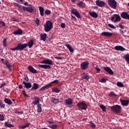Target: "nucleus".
Returning a JSON list of instances; mask_svg holds the SVG:
<instances>
[{"label":"nucleus","mask_w":129,"mask_h":129,"mask_svg":"<svg viewBox=\"0 0 129 129\" xmlns=\"http://www.w3.org/2000/svg\"><path fill=\"white\" fill-rule=\"evenodd\" d=\"M28 47L27 43L22 44V43H18L17 47L13 48H10L11 51H23L24 49H26Z\"/></svg>","instance_id":"1"},{"label":"nucleus","mask_w":129,"mask_h":129,"mask_svg":"<svg viewBox=\"0 0 129 129\" xmlns=\"http://www.w3.org/2000/svg\"><path fill=\"white\" fill-rule=\"evenodd\" d=\"M53 29V23L50 21H47L46 23L44 24V30L45 32H49Z\"/></svg>","instance_id":"2"},{"label":"nucleus","mask_w":129,"mask_h":129,"mask_svg":"<svg viewBox=\"0 0 129 129\" xmlns=\"http://www.w3.org/2000/svg\"><path fill=\"white\" fill-rule=\"evenodd\" d=\"M110 109L114 113H120L121 112V107L118 105L111 106Z\"/></svg>","instance_id":"3"},{"label":"nucleus","mask_w":129,"mask_h":129,"mask_svg":"<svg viewBox=\"0 0 129 129\" xmlns=\"http://www.w3.org/2000/svg\"><path fill=\"white\" fill-rule=\"evenodd\" d=\"M107 3L108 5H109V7L112 8V9H116L117 3L116 1H115V0H108Z\"/></svg>","instance_id":"4"},{"label":"nucleus","mask_w":129,"mask_h":129,"mask_svg":"<svg viewBox=\"0 0 129 129\" xmlns=\"http://www.w3.org/2000/svg\"><path fill=\"white\" fill-rule=\"evenodd\" d=\"M121 20L120 16L117 14H114L113 16L111 17V22H114V23H116V22H119Z\"/></svg>","instance_id":"5"},{"label":"nucleus","mask_w":129,"mask_h":129,"mask_svg":"<svg viewBox=\"0 0 129 129\" xmlns=\"http://www.w3.org/2000/svg\"><path fill=\"white\" fill-rule=\"evenodd\" d=\"M79 108L83 109L84 110H86L87 109V104L84 102H79L77 104Z\"/></svg>","instance_id":"6"},{"label":"nucleus","mask_w":129,"mask_h":129,"mask_svg":"<svg viewBox=\"0 0 129 129\" xmlns=\"http://www.w3.org/2000/svg\"><path fill=\"white\" fill-rule=\"evenodd\" d=\"M22 9L24 11V12H28V13H32L33 12H34V9H33V7H26L25 6H22Z\"/></svg>","instance_id":"7"},{"label":"nucleus","mask_w":129,"mask_h":129,"mask_svg":"<svg viewBox=\"0 0 129 129\" xmlns=\"http://www.w3.org/2000/svg\"><path fill=\"white\" fill-rule=\"evenodd\" d=\"M96 5L97 7H100V8H103L105 6V2L100 0H97L96 1Z\"/></svg>","instance_id":"8"},{"label":"nucleus","mask_w":129,"mask_h":129,"mask_svg":"<svg viewBox=\"0 0 129 129\" xmlns=\"http://www.w3.org/2000/svg\"><path fill=\"white\" fill-rule=\"evenodd\" d=\"M112 35H113V34L109 32H103L102 33H101V36H105V37H107V38L111 37Z\"/></svg>","instance_id":"9"},{"label":"nucleus","mask_w":129,"mask_h":129,"mask_svg":"<svg viewBox=\"0 0 129 129\" xmlns=\"http://www.w3.org/2000/svg\"><path fill=\"white\" fill-rule=\"evenodd\" d=\"M41 63L42 64H48V65H52V64L53 63V61L47 58L46 59L43 60L41 61Z\"/></svg>","instance_id":"10"},{"label":"nucleus","mask_w":129,"mask_h":129,"mask_svg":"<svg viewBox=\"0 0 129 129\" xmlns=\"http://www.w3.org/2000/svg\"><path fill=\"white\" fill-rule=\"evenodd\" d=\"M121 18L125 20H129V15L126 12H122L121 14Z\"/></svg>","instance_id":"11"},{"label":"nucleus","mask_w":129,"mask_h":129,"mask_svg":"<svg viewBox=\"0 0 129 129\" xmlns=\"http://www.w3.org/2000/svg\"><path fill=\"white\" fill-rule=\"evenodd\" d=\"M104 70H105L106 72H107V73H108L109 75H113V71H112V70L110 69V68L104 67Z\"/></svg>","instance_id":"12"},{"label":"nucleus","mask_w":129,"mask_h":129,"mask_svg":"<svg viewBox=\"0 0 129 129\" xmlns=\"http://www.w3.org/2000/svg\"><path fill=\"white\" fill-rule=\"evenodd\" d=\"M28 69L32 73H33L34 74L36 73H38V71L36 70V69H34L32 66H29L28 67Z\"/></svg>","instance_id":"13"},{"label":"nucleus","mask_w":129,"mask_h":129,"mask_svg":"<svg viewBox=\"0 0 129 129\" xmlns=\"http://www.w3.org/2000/svg\"><path fill=\"white\" fill-rule=\"evenodd\" d=\"M51 85H52L51 84H48L41 88V89L39 90V91H44V90H46V89H48V88H50Z\"/></svg>","instance_id":"14"},{"label":"nucleus","mask_w":129,"mask_h":129,"mask_svg":"<svg viewBox=\"0 0 129 129\" xmlns=\"http://www.w3.org/2000/svg\"><path fill=\"white\" fill-rule=\"evenodd\" d=\"M47 122L48 123V126L50 127V128H52V129L57 128V125L52 124V123H53V122L51 121H47Z\"/></svg>","instance_id":"15"},{"label":"nucleus","mask_w":129,"mask_h":129,"mask_svg":"<svg viewBox=\"0 0 129 129\" xmlns=\"http://www.w3.org/2000/svg\"><path fill=\"white\" fill-rule=\"evenodd\" d=\"M114 49L116 51H124L125 50V48L120 45L115 46Z\"/></svg>","instance_id":"16"},{"label":"nucleus","mask_w":129,"mask_h":129,"mask_svg":"<svg viewBox=\"0 0 129 129\" xmlns=\"http://www.w3.org/2000/svg\"><path fill=\"white\" fill-rule=\"evenodd\" d=\"M120 103L121 105H123L124 106H127L128 105L129 101L126 100H120Z\"/></svg>","instance_id":"17"},{"label":"nucleus","mask_w":129,"mask_h":129,"mask_svg":"<svg viewBox=\"0 0 129 129\" xmlns=\"http://www.w3.org/2000/svg\"><path fill=\"white\" fill-rule=\"evenodd\" d=\"M65 103L68 105H71L73 104V101H72V99L69 98L66 100H65Z\"/></svg>","instance_id":"18"},{"label":"nucleus","mask_w":129,"mask_h":129,"mask_svg":"<svg viewBox=\"0 0 129 129\" xmlns=\"http://www.w3.org/2000/svg\"><path fill=\"white\" fill-rule=\"evenodd\" d=\"M40 40L41 41H46V39L47 38V34L46 33H41L40 34Z\"/></svg>","instance_id":"19"},{"label":"nucleus","mask_w":129,"mask_h":129,"mask_svg":"<svg viewBox=\"0 0 129 129\" xmlns=\"http://www.w3.org/2000/svg\"><path fill=\"white\" fill-rule=\"evenodd\" d=\"M39 88V85L36 83L33 84V86L31 89V91H34V90H37Z\"/></svg>","instance_id":"20"},{"label":"nucleus","mask_w":129,"mask_h":129,"mask_svg":"<svg viewBox=\"0 0 129 129\" xmlns=\"http://www.w3.org/2000/svg\"><path fill=\"white\" fill-rule=\"evenodd\" d=\"M34 99H35V101H33L32 102V103L34 104V105H36V104H40V103H39L40 102V99L39 98V97L35 96Z\"/></svg>","instance_id":"21"},{"label":"nucleus","mask_w":129,"mask_h":129,"mask_svg":"<svg viewBox=\"0 0 129 129\" xmlns=\"http://www.w3.org/2000/svg\"><path fill=\"white\" fill-rule=\"evenodd\" d=\"M23 84L24 85V86L25 88H31L32 87V84L30 83H27L25 81L23 82Z\"/></svg>","instance_id":"22"},{"label":"nucleus","mask_w":129,"mask_h":129,"mask_svg":"<svg viewBox=\"0 0 129 129\" xmlns=\"http://www.w3.org/2000/svg\"><path fill=\"white\" fill-rule=\"evenodd\" d=\"M14 35H22L23 34V30L21 29H19L18 30L15 31L13 33Z\"/></svg>","instance_id":"23"},{"label":"nucleus","mask_w":129,"mask_h":129,"mask_svg":"<svg viewBox=\"0 0 129 129\" xmlns=\"http://www.w3.org/2000/svg\"><path fill=\"white\" fill-rule=\"evenodd\" d=\"M51 102H52V103H54V104H58V103H59V102H60V99H55V98L52 97L51 99Z\"/></svg>","instance_id":"24"},{"label":"nucleus","mask_w":129,"mask_h":129,"mask_svg":"<svg viewBox=\"0 0 129 129\" xmlns=\"http://www.w3.org/2000/svg\"><path fill=\"white\" fill-rule=\"evenodd\" d=\"M39 69L42 68L43 69H50L51 68V66L50 65H39Z\"/></svg>","instance_id":"25"},{"label":"nucleus","mask_w":129,"mask_h":129,"mask_svg":"<svg viewBox=\"0 0 129 129\" xmlns=\"http://www.w3.org/2000/svg\"><path fill=\"white\" fill-rule=\"evenodd\" d=\"M77 6H78L80 8H85V3H83L82 1H79V3L77 4Z\"/></svg>","instance_id":"26"},{"label":"nucleus","mask_w":129,"mask_h":129,"mask_svg":"<svg viewBox=\"0 0 129 129\" xmlns=\"http://www.w3.org/2000/svg\"><path fill=\"white\" fill-rule=\"evenodd\" d=\"M27 45L28 46L29 48H32L34 45V40L33 39H31L28 42Z\"/></svg>","instance_id":"27"},{"label":"nucleus","mask_w":129,"mask_h":129,"mask_svg":"<svg viewBox=\"0 0 129 129\" xmlns=\"http://www.w3.org/2000/svg\"><path fill=\"white\" fill-rule=\"evenodd\" d=\"M4 102L7 103V104H9V105H12V104H13V102H12V100L8 98L4 99Z\"/></svg>","instance_id":"28"},{"label":"nucleus","mask_w":129,"mask_h":129,"mask_svg":"<svg viewBox=\"0 0 129 129\" xmlns=\"http://www.w3.org/2000/svg\"><path fill=\"white\" fill-rule=\"evenodd\" d=\"M38 8L39 10L40 15L41 17H43V16H44V8H43L41 6H40Z\"/></svg>","instance_id":"29"},{"label":"nucleus","mask_w":129,"mask_h":129,"mask_svg":"<svg viewBox=\"0 0 129 129\" xmlns=\"http://www.w3.org/2000/svg\"><path fill=\"white\" fill-rule=\"evenodd\" d=\"M89 14L91 17H92V18H97L98 17V15L95 12H89Z\"/></svg>","instance_id":"30"},{"label":"nucleus","mask_w":129,"mask_h":129,"mask_svg":"<svg viewBox=\"0 0 129 129\" xmlns=\"http://www.w3.org/2000/svg\"><path fill=\"white\" fill-rule=\"evenodd\" d=\"M65 46L69 49L70 52L71 53H73V52H74V49H73L72 47L70 46L69 44H66Z\"/></svg>","instance_id":"31"},{"label":"nucleus","mask_w":129,"mask_h":129,"mask_svg":"<svg viewBox=\"0 0 129 129\" xmlns=\"http://www.w3.org/2000/svg\"><path fill=\"white\" fill-rule=\"evenodd\" d=\"M1 62L4 64V65H11L10 63L9 62V61L7 59H5L4 58H2L1 59Z\"/></svg>","instance_id":"32"},{"label":"nucleus","mask_w":129,"mask_h":129,"mask_svg":"<svg viewBox=\"0 0 129 129\" xmlns=\"http://www.w3.org/2000/svg\"><path fill=\"white\" fill-rule=\"evenodd\" d=\"M89 75H88V74H85L82 77V80H89L90 79Z\"/></svg>","instance_id":"33"},{"label":"nucleus","mask_w":129,"mask_h":129,"mask_svg":"<svg viewBox=\"0 0 129 129\" xmlns=\"http://www.w3.org/2000/svg\"><path fill=\"white\" fill-rule=\"evenodd\" d=\"M37 112H42V104H37Z\"/></svg>","instance_id":"34"},{"label":"nucleus","mask_w":129,"mask_h":129,"mask_svg":"<svg viewBox=\"0 0 129 129\" xmlns=\"http://www.w3.org/2000/svg\"><path fill=\"white\" fill-rule=\"evenodd\" d=\"M30 123L28 122L26 124H25V125H20L19 126V128H26V127H28V126H29Z\"/></svg>","instance_id":"35"},{"label":"nucleus","mask_w":129,"mask_h":129,"mask_svg":"<svg viewBox=\"0 0 129 129\" xmlns=\"http://www.w3.org/2000/svg\"><path fill=\"white\" fill-rule=\"evenodd\" d=\"M123 59H125L126 62L127 64H129V54H126L123 56Z\"/></svg>","instance_id":"36"},{"label":"nucleus","mask_w":129,"mask_h":129,"mask_svg":"<svg viewBox=\"0 0 129 129\" xmlns=\"http://www.w3.org/2000/svg\"><path fill=\"white\" fill-rule=\"evenodd\" d=\"M52 92H55L56 93H59L60 91H61V90L58 89V88H54L53 89H52Z\"/></svg>","instance_id":"37"},{"label":"nucleus","mask_w":129,"mask_h":129,"mask_svg":"<svg viewBox=\"0 0 129 129\" xmlns=\"http://www.w3.org/2000/svg\"><path fill=\"white\" fill-rule=\"evenodd\" d=\"M44 14L46 16H50V14H51V11L49 10H46L44 11Z\"/></svg>","instance_id":"38"},{"label":"nucleus","mask_w":129,"mask_h":129,"mask_svg":"<svg viewBox=\"0 0 129 129\" xmlns=\"http://www.w3.org/2000/svg\"><path fill=\"white\" fill-rule=\"evenodd\" d=\"M5 126H8V127H14V125L11 124L10 123H8V122H5Z\"/></svg>","instance_id":"39"},{"label":"nucleus","mask_w":129,"mask_h":129,"mask_svg":"<svg viewBox=\"0 0 129 129\" xmlns=\"http://www.w3.org/2000/svg\"><path fill=\"white\" fill-rule=\"evenodd\" d=\"M7 38H4L3 40V44L4 47H7V46H8V44H7Z\"/></svg>","instance_id":"40"},{"label":"nucleus","mask_w":129,"mask_h":129,"mask_svg":"<svg viewBox=\"0 0 129 129\" xmlns=\"http://www.w3.org/2000/svg\"><path fill=\"white\" fill-rule=\"evenodd\" d=\"M100 108L103 111L105 112L106 111V107L104 105H101L100 106Z\"/></svg>","instance_id":"41"},{"label":"nucleus","mask_w":129,"mask_h":129,"mask_svg":"<svg viewBox=\"0 0 129 129\" xmlns=\"http://www.w3.org/2000/svg\"><path fill=\"white\" fill-rule=\"evenodd\" d=\"M3 27H6V23L3 21H0V28H3Z\"/></svg>","instance_id":"42"},{"label":"nucleus","mask_w":129,"mask_h":129,"mask_svg":"<svg viewBox=\"0 0 129 129\" xmlns=\"http://www.w3.org/2000/svg\"><path fill=\"white\" fill-rule=\"evenodd\" d=\"M116 85L118 86V87H123V86H124L120 82H117Z\"/></svg>","instance_id":"43"},{"label":"nucleus","mask_w":129,"mask_h":129,"mask_svg":"<svg viewBox=\"0 0 129 129\" xmlns=\"http://www.w3.org/2000/svg\"><path fill=\"white\" fill-rule=\"evenodd\" d=\"M75 16L78 18V19H80L81 18V15H80V14H79V12H77L75 14Z\"/></svg>","instance_id":"44"},{"label":"nucleus","mask_w":129,"mask_h":129,"mask_svg":"<svg viewBox=\"0 0 129 129\" xmlns=\"http://www.w3.org/2000/svg\"><path fill=\"white\" fill-rule=\"evenodd\" d=\"M35 22V24H36L37 26H39V25H40V20H39V18H36Z\"/></svg>","instance_id":"45"},{"label":"nucleus","mask_w":129,"mask_h":129,"mask_svg":"<svg viewBox=\"0 0 129 129\" xmlns=\"http://www.w3.org/2000/svg\"><path fill=\"white\" fill-rule=\"evenodd\" d=\"M87 67H88V66H87V65H81V68L83 70H85V69H86V68H87Z\"/></svg>","instance_id":"46"},{"label":"nucleus","mask_w":129,"mask_h":129,"mask_svg":"<svg viewBox=\"0 0 129 129\" xmlns=\"http://www.w3.org/2000/svg\"><path fill=\"white\" fill-rule=\"evenodd\" d=\"M108 26L111 29H116V27H115V26H114L113 25H112L111 24H108Z\"/></svg>","instance_id":"47"},{"label":"nucleus","mask_w":129,"mask_h":129,"mask_svg":"<svg viewBox=\"0 0 129 129\" xmlns=\"http://www.w3.org/2000/svg\"><path fill=\"white\" fill-rule=\"evenodd\" d=\"M6 105L3 103V101H1V103H0V107L1 108H5Z\"/></svg>","instance_id":"48"},{"label":"nucleus","mask_w":129,"mask_h":129,"mask_svg":"<svg viewBox=\"0 0 129 129\" xmlns=\"http://www.w3.org/2000/svg\"><path fill=\"white\" fill-rule=\"evenodd\" d=\"M78 12L77 11V10H76V9L72 10V14H73V15H75Z\"/></svg>","instance_id":"49"},{"label":"nucleus","mask_w":129,"mask_h":129,"mask_svg":"<svg viewBox=\"0 0 129 129\" xmlns=\"http://www.w3.org/2000/svg\"><path fill=\"white\" fill-rule=\"evenodd\" d=\"M108 95L109 96H116V95L113 92H111Z\"/></svg>","instance_id":"50"},{"label":"nucleus","mask_w":129,"mask_h":129,"mask_svg":"<svg viewBox=\"0 0 129 129\" xmlns=\"http://www.w3.org/2000/svg\"><path fill=\"white\" fill-rule=\"evenodd\" d=\"M89 63L87 61H84L81 63V65H88Z\"/></svg>","instance_id":"51"},{"label":"nucleus","mask_w":129,"mask_h":129,"mask_svg":"<svg viewBox=\"0 0 129 129\" xmlns=\"http://www.w3.org/2000/svg\"><path fill=\"white\" fill-rule=\"evenodd\" d=\"M23 95H24L25 97H30V96H29V95L26 94V91H23Z\"/></svg>","instance_id":"52"},{"label":"nucleus","mask_w":129,"mask_h":129,"mask_svg":"<svg viewBox=\"0 0 129 129\" xmlns=\"http://www.w3.org/2000/svg\"><path fill=\"white\" fill-rule=\"evenodd\" d=\"M15 7H18L19 9H21V8L22 9V7H23V6L20 5L19 4L17 3H15Z\"/></svg>","instance_id":"53"},{"label":"nucleus","mask_w":129,"mask_h":129,"mask_svg":"<svg viewBox=\"0 0 129 129\" xmlns=\"http://www.w3.org/2000/svg\"><path fill=\"white\" fill-rule=\"evenodd\" d=\"M24 80H25V81H27V82L29 81V78L28 77V76L25 75H24Z\"/></svg>","instance_id":"54"},{"label":"nucleus","mask_w":129,"mask_h":129,"mask_svg":"<svg viewBox=\"0 0 129 129\" xmlns=\"http://www.w3.org/2000/svg\"><path fill=\"white\" fill-rule=\"evenodd\" d=\"M4 115L0 114V121H3V120H4Z\"/></svg>","instance_id":"55"},{"label":"nucleus","mask_w":129,"mask_h":129,"mask_svg":"<svg viewBox=\"0 0 129 129\" xmlns=\"http://www.w3.org/2000/svg\"><path fill=\"white\" fill-rule=\"evenodd\" d=\"M60 27L61 28H62V29H64V28H65L66 27V26L65 25V23H61L60 24Z\"/></svg>","instance_id":"56"},{"label":"nucleus","mask_w":129,"mask_h":129,"mask_svg":"<svg viewBox=\"0 0 129 129\" xmlns=\"http://www.w3.org/2000/svg\"><path fill=\"white\" fill-rule=\"evenodd\" d=\"M119 33H120V34H121V35H122V36H124V32L123 31V30L119 29Z\"/></svg>","instance_id":"57"},{"label":"nucleus","mask_w":129,"mask_h":129,"mask_svg":"<svg viewBox=\"0 0 129 129\" xmlns=\"http://www.w3.org/2000/svg\"><path fill=\"white\" fill-rule=\"evenodd\" d=\"M106 82V80H105L104 78H103L100 80V82H102V83H105Z\"/></svg>","instance_id":"58"},{"label":"nucleus","mask_w":129,"mask_h":129,"mask_svg":"<svg viewBox=\"0 0 129 129\" xmlns=\"http://www.w3.org/2000/svg\"><path fill=\"white\" fill-rule=\"evenodd\" d=\"M119 28H120V29H124V26H123V25L121 24V23L119 24Z\"/></svg>","instance_id":"59"},{"label":"nucleus","mask_w":129,"mask_h":129,"mask_svg":"<svg viewBox=\"0 0 129 129\" xmlns=\"http://www.w3.org/2000/svg\"><path fill=\"white\" fill-rule=\"evenodd\" d=\"M12 21H13V22H19V20H18L17 18H13L12 19Z\"/></svg>","instance_id":"60"},{"label":"nucleus","mask_w":129,"mask_h":129,"mask_svg":"<svg viewBox=\"0 0 129 129\" xmlns=\"http://www.w3.org/2000/svg\"><path fill=\"white\" fill-rule=\"evenodd\" d=\"M58 80H55L52 81L50 84L52 85V83H58Z\"/></svg>","instance_id":"61"},{"label":"nucleus","mask_w":129,"mask_h":129,"mask_svg":"<svg viewBox=\"0 0 129 129\" xmlns=\"http://www.w3.org/2000/svg\"><path fill=\"white\" fill-rule=\"evenodd\" d=\"M7 68H8L9 69H10V71L12 70V69H11V68H12V65H7L6 66Z\"/></svg>","instance_id":"62"},{"label":"nucleus","mask_w":129,"mask_h":129,"mask_svg":"<svg viewBox=\"0 0 129 129\" xmlns=\"http://www.w3.org/2000/svg\"><path fill=\"white\" fill-rule=\"evenodd\" d=\"M72 19L73 20V21H76V18L73 16H72Z\"/></svg>","instance_id":"63"},{"label":"nucleus","mask_w":129,"mask_h":129,"mask_svg":"<svg viewBox=\"0 0 129 129\" xmlns=\"http://www.w3.org/2000/svg\"><path fill=\"white\" fill-rule=\"evenodd\" d=\"M17 2L18 3V4H23V0H19V1H17Z\"/></svg>","instance_id":"64"}]
</instances>
